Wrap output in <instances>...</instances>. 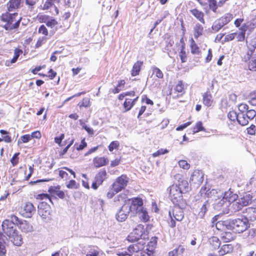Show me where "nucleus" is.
<instances>
[{
  "instance_id": "4d7b16f0",
  "label": "nucleus",
  "mask_w": 256,
  "mask_h": 256,
  "mask_svg": "<svg viewBox=\"0 0 256 256\" xmlns=\"http://www.w3.org/2000/svg\"><path fill=\"white\" fill-rule=\"evenodd\" d=\"M119 191L116 190L113 186L112 185L110 189L107 193V197L108 198H112L116 193L118 192Z\"/></svg>"
},
{
  "instance_id": "8fccbe9b",
  "label": "nucleus",
  "mask_w": 256,
  "mask_h": 256,
  "mask_svg": "<svg viewBox=\"0 0 256 256\" xmlns=\"http://www.w3.org/2000/svg\"><path fill=\"white\" fill-rule=\"evenodd\" d=\"M184 86L182 82L180 80L176 86L174 90L178 92H182L184 91Z\"/></svg>"
},
{
  "instance_id": "a878e982",
  "label": "nucleus",
  "mask_w": 256,
  "mask_h": 256,
  "mask_svg": "<svg viewBox=\"0 0 256 256\" xmlns=\"http://www.w3.org/2000/svg\"><path fill=\"white\" fill-rule=\"evenodd\" d=\"M19 224L20 228L24 232H28L32 230V226L26 220L20 222Z\"/></svg>"
},
{
  "instance_id": "2eb2a0df",
  "label": "nucleus",
  "mask_w": 256,
  "mask_h": 256,
  "mask_svg": "<svg viewBox=\"0 0 256 256\" xmlns=\"http://www.w3.org/2000/svg\"><path fill=\"white\" fill-rule=\"evenodd\" d=\"M103 252L96 246H90L88 248L86 256H102Z\"/></svg>"
},
{
  "instance_id": "5fc2aeb1",
  "label": "nucleus",
  "mask_w": 256,
  "mask_h": 256,
  "mask_svg": "<svg viewBox=\"0 0 256 256\" xmlns=\"http://www.w3.org/2000/svg\"><path fill=\"white\" fill-rule=\"evenodd\" d=\"M120 146V143L118 141L112 142L108 146V150L110 152L113 151L114 149H118Z\"/></svg>"
},
{
  "instance_id": "de8ad7c7",
  "label": "nucleus",
  "mask_w": 256,
  "mask_h": 256,
  "mask_svg": "<svg viewBox=\"0 0 256 256\" xmlns=\"http://www.w3.org/2000/svg\"><path fill=\"white\" fill-rule=\"evenodd\" d=\"M205 129L202 126V124L201 122H198L196 126L193 128V133L195 134L200 131H204Z\"/></svg>"
},
{
  "instance_id": "f257e3e1",
  "label": "nucleus",
  "mask_w": 256,
  "mask_h": 256,
  "mask_svg": "<svg viewBox=\"0 0 256 256\" xmlns=\"http://www.w3.org/2000/svg\"><path fill=\"white\" fill-rule=\"evenodd\" d=\"M3 232L7 236L12 242L16 246L22 244V238L18 234L16 225L10 220H5L2 224Z\"/></svg>"
},
{
  "instance_id": "bf43d9fd",
  "label": "nucleus",
  "mask_w": 256,
  "mask_h": 256,
  "mask_svg": "<svg viewBox=\"0 0 256 256\" xmlns=\"http://www.w3.org/2000/svg\"><path fill=\"white\" fill-rule=\"evenodd\" d=\"M246 116L248 120H252L254 117L256 118V112L253 110H248Z\"/></svg>"
},
{
  "instance_id": "b1692460",
  "label": "nucleus",
  "mask_w": 256,
  "mask_h": 256,
  "mask_svg": "<svg viewBox=\"0 0 256 256\" xmlns=\"http://www.w3.org/2000/svg\"><path fill=\"white\" fill-rule=\"evenodd\" d=\"M190 12L202 24H204V14L202 12L200 11L196 8H194L190 10Z\"/></svg>"
},
{
  "instance_id": "a211bd4d",
  "label": "nucleus",
  "mask_w": 256,
  "mask_h": 256,
  "mask_svg": "<svg viewBox=\"0 0 256 256\" xmlns=\"http://www.w3.org/2000/svg\"><path fill=\"white\" fill-rule=\"evenodd\" d=\"M108 162V158L105 157H96L93 160L94 164L96 168H100L105 166Z\"/></svg>"
},
{
  "instance_id": "c03bdc74",
  "label": "nucleus",
  "mask_w": 256,
  "mask_h": 256,
  "mask_svg": "<svg viewBox=\"0 0 256 256\" xmlns=\"http://www.w3.org/2000/svg\"><path fill=\"white\" fill-rule=\"evenodd\" d=\"M151 70H152V74L156 75L159 78H163V73L158 68L154 66L151 68Z\"/></svg>"
},
{
  "instance_id": "338daca9",
  "label": "nucleus",
  "mask_w": 256,
  "mask_h": 256,
  "mask_svg": "<svg viewBox=\"0 0 256 256\" xmlns=\"http://www.w3.org/2000/svg\"><path fill=\"white\" fill-rule=\"evenodd\" d=\"M66 186L68 188H78L77 184L74 180H70Z\"/></svg>"
},
{
  "instance_id": "4be33fe9",
  "label": "nucleus",
  "mask_w": 256,
  "mask_h": 256,
  "mask_svg": "<svg viewBox=\"0 0 256 256\" xmlns=\"http://www.w3.org/2000/svg\"><path fill=\"white\" fill-rule=\"evenodd\" d=\"M233 250L232 245L226 244L223 245L218 250V254L220 256H222L226 254L231 252Z\"/></svg>"
},
{
  "instance_id": "6e6552de",
  "label": "nucleus",
  "mask_w": 256,
  "mask_h": 256,
  "mask_svg": "<svg viewBox=\"0 0 256 256\" xmlns=\"http://www.w3.org/2000/svg\"><path fill=\"white\" fill-rule=\"evenodd\" d=\"M35 212V208L31 202H28L22 206L20 213L25 218H31Z\"/></svg>"
},
{
  "instance_id": "680f3d73",
  "label": "nucleus",
  "mask_w": 256,
  "mask_h": 256,
  "mask_svg": "<svg viewBox=\"0 0 256 256\" xmlns=\"http://www.w3.org/2000/svg\"><path fill=\"white\" fill-rule=\"evenodd\" d=\"M46 38L45 37L40 38L35 46L36 48H38L41 46L43 44H44L46 42Z\"/></svg>"
},
{
  "instance_id": "2f4dec72",
  "label": "nucleus",
  "mask_w": 256,
  "mask_h": 256,
  "mask_svg": "<svg viewBox=\"0 0 256 256\" xmlns=\"http://www.w3.org/2000/svg\"><path fill=\"white\" fill-rule=\"evenodd\" d=\"M252 197L250 194H246L238 198V200L241 202L242 206H245L250 203L252 201Z\"/></svg>"
},
{
  "instance_id": "79ce46f5",
  "label": "nucleus",
  "mask_w": 256,
  "mask_h": 256,
  "mask_svg": "<svg viewBox=\"0 0 256 256\" xmlns=\"http://www.w3.org/2000/svg\"><path fill=\"white\" fill-rule=\"evenodd\" d=\"M38 0H25V3L28 10L32 12L34 8L35 5Z\"/></svg>"
},
{
  "instance_id": "9d476101",
  "label": "nucleus",
  "mask_w": 256,
  "mask_h": 256,
  "mask_svg": "<svg viewBox=\"0 0 256 256\" xmlns=\"http://www.w3.org/2000/svg\"><path fill=\"white\" fill-rule=\"evenodd\" d=\"M204 174L202 171L194 170L190 178V183L191 184L200 186L204 180Z\"/></svg>"
},
{
  "instance_id": "72a5a7b5",
  "label": "nucleus",
  "mask_w": 256,
  "mask_h": 256,
  "mask_svg": "<svg viewBox=\"0 0 256 256\" xmlns=\"http://www.w3.org/2000/svg\"><path fill=\"white\" fill-rule=\"evenodd\" d=\"M200 192L202 194H204L208 197L210 198H212L213 196H214L215 194H218L217 190L215 189L210 190V188L207 190L206 187L202 188Z\"/></svg>"
},
{
  "instance_id": "603ef678",
  "label": "nucleus",
  "mask_w": 256,
  "mask_h": 256,
  "mask_svg": "<svg viewBox=\"0 0 256 256\" xmlns=\"http://www.w3.org/2000/svg\"><path fill=\"white\" fill-rule=\"evenodd\" d=\"M57 24H58L57 21L55 19H54L52 18H50V17L48 20L47 22H46V25L48 27H50L51 28H54Z\"/></svg>"
},
{
  "instance_id": "39448f33",
  "label": "nucleus",
  "mask_w": 256,
  "mask_h": 256,
  "mask_svg": "<svg viewBox=\"0 0 256 256\" xmlns=\"http://www.w3.org/2000/svg\"><path fill=\"white\" fill-rule=\"evenodd\" d=\"M169 197L174 204H178L182 200V192L177 184H173L168 188Z\"/></svg>"
},
{
  "instance_id": "20e7f679",
  "label": "nucleus",
  "mask_w": 256,
  "mask_h": 256,
  "mask_svg": "<svg viewBox=\"0 0 256 256\" xmlns=\"http://www.w3.org/2000/svg\"><path fill=\"white\" fill-rule=\"evenodd\" d=\"M128 211L133 216L136 215L143 207V200L141 198H134L130 199L125 203Z\"/></svg>"
},
{
  "instance_id": "ea45409f",
  "label": "nucleus",
  "mask_w": 256,
  "mask_h": 256,
  "mask_svg": "<svg viewBox=\"0 0 256 256\" xmlns=\"http://www.w3.org/2000/svg\"><path fill=\"white\" fill-rule=\"evenodd\" d=\"M233 18L232 15L230 14H227L219 18V22H222V25H226Z\"/></svg>"
},
{
  "instance_id": "49530a36",
  "label": "nucleus",
  "mask_w": 256,
  "mask_h": 256,
  "mask_svg": "<svg viewBox=\"0 0 256 256\" xmlns=\"http://www.w3.org/2000/svg\"><path fill=\"white\" fill-rule=\"evenodd\" d=\"M232 202V208L234 212H237L241 210L244 206L241 204V202L238 200H236Z\"/></svg>"
},
{
  "instance_id": "c9c22d12",
  "label": "nucleus",
  "mask_w": 256,
  "mask_h": 256,
  "mask_svg": "<svg viewBox=\"0 0 256 256\" xmlns=\"http://www.w3.org/2000/svg\"><path fill=\"white\" fill-rule=\"evenodd\" d=\"M203 27L200 24H196L194 27V36L196 38L202 35Z\"/></svg>"
},
{
  "instance_id": "6ab92c4d",
  "label": "nucleus",
  "mask_w": 256,
  "mask_h": 256,
  "mask_svg": "<svg viewBox=\"0 0 256 256\" xmlns=\"http://www.w3.org/2000/svg\"><path fill=\"white\" fill-rule=\"evenodd\" d=\"M246 215L244 217L252 221L256 220V209L253 208H246Z\"/></svg>"
},
{
  "instance_id": "bb28decb",
  "label": "nucleus",
  "mask_w": 256,
  "mask_h": 256,
  "mask_svg": "<svg viewBox=\"0 0 256 256\" xmlns=\"http://www.w3.org/2000/svg\"><path fill=\"white\" fill-rule=\"evenodd\" d=\"M60 188L59 186L50 187L49 188V192L54 194L56 195L60 198H63L64 197V192L60 190Z\"/></svg>"
},
{
  "instance_id": "412c9836",
  "label": "nucleus",
  "mask_w": 256,
  "mask_h": 256,
  "mask_svg": "<svg viewBox=\"0 0 256 256\" xmlns=\"http://www.w3.org/2000/svg\"><path fill=\"white\" fill-rule=\"evenodd\" d=\"M7 241L8 239L5 236L0 234V256L4 255L6 252V245Z\"/></svg>"
},
{
  "instance_id": "393cba45",
  "label": "nucleus",
  "mask_w": 256,
  "mask_h": 256,
  "mask_svg": "<svg viewBox=\"0 0 256 256\" xmlns=\"http://www.w3.org/2000/svg\"><path fill=\"white\" fill-rule=\"evenodd\" d=\"M140 219L143 222H146L150 219V216L148 212L145 208H142L139 212L136 214Z\"/></svg>"
},
{
  "instance_id": "aec40b11",
  "label": "nucleus",
  "mask_w": 256,
  "mask_h": 256,
  "mask_svg": "<svg viewBox=\"0 0 256 256\" xmlns=\"http://www.w3.org/2000/svg\"><path fill=\"white\" fill-rule=\"evenodd\" d=\"M128 200L126 194H120L114 197V202L116 205H120L125 204Z\"/></svg>"
},
{
  "instance_id": "e2e57ef3",
  "label": "nucleus",
  "mask_w": 256,
  "mask_h": 256,
  "mask_svg": "<svg viewBox=\"0 0 256 256\" xmlns=\"http://www.w3.org/2000/svg\"><path fill=\"white\" fill-rule=\"evenodd\" d=\"M168 152V151L166 149L161 148V149L158 150L156 152L153 153L152 156L155 158V157L158 156L160 155L166 154Z\"/></svg>"
},
{
  "instance_id": "f03ea898",
  "label": "nucleus",
  "mask_w": 256,
  "mask_h": 256,
  "mask_svg": "<svg viewBox=\"0 0 256 256\" xmlns=\"http://www.w3.org/2000/svg\"><path fill=\"white\" fill-rule=\"evenodd\" d=\"M1 19L6 23L4 28L6 30H12L18 27L22 18L17 12L10 14L6 12L2 15Z\"/></svg>"
},
{
  "instance_id": "f704fd0d",
  "label": "nucleus",
  "mask_w": 256,
  "mask_h": 256,
  "mask_svg": "<svg viewBox=\"0 0 256 256\" xmlns=\"http://www.w3.org/2000/svg\"><path fill=\"white\" fill-rule=\"evenodd\" d=\"M248 50L246 54H250V53H256L255 52V50L256 48V38H254L252 39V40L248 44Z\"/></svg>"
},
{
  "instance_id": "cd10ccee",
  "label": "nucleus",
  "mask_w": 256,
  "mask_h": 256,
  "mask_svg": "<svg viewBox=\"0 0 256 256\" xmlns=\"http://www.w3.org/2000/svg\"><path fill=\"white\" fill-rule=\"evenodd\" d=\"M142 64L143 62L140 61H138L134 64L131 72L132 76H136L139 74Z\"/></svg>"
},
{
  "instance_id": "1a4fd4ad",
  "label": "nucleus",
  "mask_w": 256,
  "mask_h": 256,
  "mask_svg": "<svg viewBox=\"0 0 256 256\" xmlns=\"http://www.w3.org/2000/svg\"><path fill=\"white\" fill-rule=\"evenodd\" d=\"M128 180L126 175L122 174L118 177L112 185L116 190L120 192L127 186Z\"/></svg>"
},
{
  "instance_id": "423d86ee",
  "label": "nucleus",
  "mask_w": 256,
  "mask_h": 256,
  "mask_svg": "<svg viewBox=\"0 0 256 256\" xmlns=\"http://www.w3.org/2000/svg\"><path fill=\"white\" fill-rule=\"evenodd\" d=\"M142 248V246L138 243L130 244L126 250H122L116 252V254L119 256H132L134 254L138 252Z\"/></svg>"
},
{
  "instance_id": "774afa93",
  "label": "nucleus",
  "mask_w": 256,
  "mask_h": 256,
  "mask_svg": "<svg viewBox=\"0 0 256 256\" xmlns=\"http://www.w3.org/2000/svg\"><path fill=\"white\" fill-rule=\"evenodd\" d=\"M141 256H154V252L153 250L146 249L142 252Z\"/></svg>"
},
{
  "instance_id": "e433bc0d",
  "label": "nucleus",
  "mask_w": 256,
  "mask_h": 256,
  "mask_svg": "<svg viewBox=\"0 0 256 256\" xmlns=\"http://www.w3.org/2000/svg\"><path fill=\"white\" fill-rule=\"evenodd\" d=\"M230 204V202L222 198L221 200L215 204L214 208L220 210L222 207H228Z\"/></svg>"
},
{
  "instance_id": "c756f323",
  "label": "nucleus",
  "mask_w": 256,
  "mask_h": 256,
  "mask_svg": "<svg viewBox=\"0 0 256 256\" xmlns=\"http://www.w3.org/2000/svg\"><path fill=\"white\" fill-rule=\"evenodd\" d=\"M237 121L242 126L246 125L248 122V120L246 117V114L243 112H240L238 114Z\"/></svg>"
},
{
  "instance_id": "473e14b6",
  "label": "nucleus",
  "mask_w": 256,
  "mask_h": 256,
  "mask_svg": "<svg viewBox=\"0 0 256 256\" xmlns=\"http://www.w3.org/2000/svg\"><path fill=\"white\" fill-rule=\"evenodd\" d=\"M106 171L101 170L98 172L96 176L95 180L97 181L98 184H101L104 180L106 178Z\"/></svg>"
},
{
  "instance_id": "c85d7f7f",
  "label": "nucleus",
  "mask_w": 256,
  "mask_h": 256,
  "mask_svg": "<svg viewBox=\"0 0 256 256\" xmlns=\"http://www.w3.org/2000/svg\"><path fill=\"white\" fill-rule=\"evenodd\" d=\"M223 198L228 202L230 203L235 201L238 198V196L231 191L224 192Z\"/></svg>"
},
{
  "instance_id": "ddd939ff",
  "label": "nucleus",
  "mask_w": 256,
  "mask_h": 256,
  "mask_svg": "<svg viewBox=\"0 0 256 256\" xmlns=\"http://www.w3.org/2000/svg\"><path fill=\"white\" fill-rule=\"evenodd\" d=\"M38 212L43 219H46L50 215V207L46 202H42L38 206Z\"/></svg>"
},
{
  "instance_id": "a18cd8bd",
  "label": "nucleus",
  "mask_w": 256,
  "mask_h": 256,
  "mask_svg": "<svg viewBox=\"0 0 256 256\" xmlns=\"http://www.w3.org/2000/svg\"><path fill=\"white\" fill-rule=\"evenodd\" d=\"M209 206L208 201H206L202 204L200 212H198V216L200 218H202L208 210V207Z\"/></svg>"
},
{
  "instance_id": "69168bd1",
  "label": "nucleus",
  "mask_w": 256,
  "mask_h": 256,
  "mask_svg": "<svg viewBox=\"0 0 256 256\" xmlns=\"http://www.w3.org/2000/svg\"><path fill=\"white\" fill-rule=\"evenodd\" d=\"M90 106V99L89 98H83L80 106L88 107Z\"/></svg>"
},
{
  "instance_id": "dca6fc26",
  "label": "nucleus",
  "mask_w": 256,
  "mask_h": 256,
  "mask_svg": "<svg viewBox=\"0 0 256 256\" xmlns=\"http://www.w3.org/2000/svg\"><path fill=\"white\" fill-rule=\"evenodd\" d=\"M22 0H10L7 4V6L8 12H13L19 8Z\"/></svg>"
},
{
  "instance_id": "f8f14e48",
  "label": "nucleus",
  "mask_w": 256,
  "mask_h": 256,
  "mask_svg": "<svg viewBox=\"0 0 256 256\" xmlns=\"http://www.w3.org/2000/svg\"><path fill=\"white\" fill-rule=\"evenodd\" d=\"M127 206H126L125 204H123L121 208L118 211L116 214V220L120 222H124L128 218L130 212Z\"/></svg>"
},
{
  "instance_id": "13d9d810",
  "label": "nucleus",
  "mask_w": 256,
  "mask_h": 256,
  "mask_svg": "<svg viewBox=\"0 0 256 256\" xmlns=\"http://www.w3.org/2000/svg\"><path fill=\"white\" fill-rule=\"evenodd\" d=\"M178 165L183 169L188 170L190 168V164L185 160H180L178 162Z\"/></svg>"
},
{
  "instance_id": "3c124183",
  "label": "nucleus",
  "mask_w": 256,
  "mask_h": 256,
  "mask_svg": "<svg viewBox=\"0 0 256 256\" xmlns=\"http://www.w3.org/2000/svg\"><path fill=\"white\" fill-rule=\"evenodd\" d=\"M224 26V25H222V22H219V20H218L213 24L212 28L215 32H218Z\"/></svg>"
},
{
  "instance_id": "5701e85b",
  "label": "nucleus",
  "mask_w": 256,
  "mask_h": 256,
  "mask_svg": "<svg viewBox=\"0 0 256 256\" xmlns=\"http://www.w3.org/2000/svg\"><path fill=\"white\" fill-rule=\"evenodd\" d=\"M248 28V26H246V24H243L242 26L239 28L240 32L238 34L237 36L238 40L239 42H242L245 39L246 32Z\"/></svg>"
},
{
  "instance_id": "a19ab883",
  "label": "nucleus",
  "mask_w": 256,
  "mask_h": 256,
  "mask_svg": "<svg viewBox=\"0 0 256 256\" xmlns=\"http://www.w3.org/2000/svg\"><path fill=\"white\" fill-rule=\"evenodd\" d=\"M60 0H46L44 4L42 10H47L52 7L55 3H60Z\"/></svg>"
},
{
  "instance_id": "58836bf2",
  "label": "nucleus",
  "mask_w": 256,
  "mask_h": 256,
  "mask_svg": "<svg viewBox=\"0 0 256 256\" xmlns=\"http://www.w3.org/2000/svg\"><path fill=\"white\" fill-rule=\"evenodd\" d=\"M178 188L181 190V192H184V191H188V184L186 180H181L178 181Z\"/></svg>"
},
{
  "instance_id": "37998d69",
  "label": "nucleus",
  "mask_w": 256,
  "mask_h": 256,
  "mask_svg": "<svg viewBox=\"0 0 256 256\" xmlns=\"http://www.w3.org/2000/svg\"><path fill=\"white\" fill-rule=\"evenodd\" d=\"M123 105L126 112L130 110L134 106L132 100L130 98H126Z\"/></svg>"
},
{
  "instance_id": "09e8293b",
  "label": "nucleus",
  "mask_w": 256,
  "mask_h": 256,
  "mask_svg": "<svg viewBox=\"0 0 256 256\" xmlns=\"http://www.w3.org/2000/svg\"><path fill=\"white\" fill-rule=\"evenodd\" d=\"M228 222L225 221H218L216 224V227L218 230H223L226 226Z\"/></svg>"
},
{
  "instance_id": "4468645a",
  "label": "nucleus",
  "mask_w": 256,
  "mask_h": 256,
  "mask_svg": "<svg viewBox=\"0 0 256 256\" xmlns=\"http://www.w3.org/2000/svg\"><path fill=\"white\" fill-rule=\"evenodd\" d=\"M169 216L178 221L182 220L184 216L182 209L178 206H174L172 211H170Z\"/></svg>"
},
{
  "instance_id": "0eeeda50",
  "label": "nucleus",
  "mask_w": 256,
  "mask_h": 256,
  "mask_svg": "<svg viewBox=\"0 0 256 256\" xmlns=\"http://www.w3.org/2000/svg\"><path fill=\"white\" fill-rule=\"evenodd\" d=\"M144 232V226L142 224H138L128 236V240L130 242L136 241L140 238H142Z\"/></svg>"
},
{
  "instance_id": "f3484780",
  "label": "nucleus",
  "mask_w": 256,
  "mask_h": 256,
  "mask_svg": "<svg viewBox=\"0 0 256 256\" xmlns=\"http://www.w3.org/2000/svg\"><path fill=\"white\" fill-rule=\"evenodd\" d=\"M204 104L207 106H212L214 104L212 96L210 91H207L202 95Z\"/></svg>"
},
{
  "instance_id": "052dcab7",
  "label": "nucleus",
  "mask_w": 256,
  "mask_h": 256,
  "mask_svg": "<svg viewBox=\"0 0 256 256\" xmlns=\"http://www.w3.org/2000/svg\"><path fill=\"white\" fill-rule=\"evenodd\" d=\"M180 57L182 62H186L187 60V57L184 51V48H181L180 52L179 54Z\"/></svg>"
},
{
  "instance_id": "864d4df0",
  "label": "nucleus",
  "mask_w": 256,
  "mask_h": 256,
  "mask_svg": "<svg viewBox=\"0 0 256 256\" xmlns=\"http://www.w3.org/2000/svg\"><path fill=\"white\" fill-rule=\"evenodd\" d=\"M22 53V50L18 48H15V50H14V58L12 59V62H16L20 54H21Z\"/></svg>"
},
{
  "instance_id": "4c0bfd02",
  "label": "nucleus",
  "mask_w": 256,
  "mask_h": 256,
  "mask_svg": "<svg viewBox=\"0 0 256 256\" xmlns=\"http://www.w3.org/2000/svg\"><path fill=\"white\" fill-rule=\"evenodd\" d=\"M209 242L214 248H218L220 244V242L216 236H212L210 238Z\"/></svg>"
},
{
  "instance_id": "9b49d317",
  "label": "nucleus",
  "mask_w": 256,
  "mask_h": 256,
  "mask_svg": "<svg viewBox=\"0 0 256 256\" xmlns=\"http://www.w3.org/2000/svg\"><path fill=\"white\" fill-rule=\"evenodd\" d=\"M246 54L244 57V60L248 62V69L250 70H256V53Z\"/></svg>"
},
{
  "instance_id": "6e6d98bb",
  "label": "nucleus",
  "mask_w": 256,
  "mask_h": 256,
  "mask_svg": "<svg viewBox=\"0 0 256 256\" xmlns=\"http://www.w3.org/2000/svg\"><path fill=\"white\" fill-rule=\"evenodd\" d=\"M228 116L232 121H234L236 120H237L238 114H237L235 111L232 110L228 113Z\"/></svg>"
},
{
  "instance_id": "0e129e2a",
  "label": "nucleus",
  "mask_w": 256,
  "mask_h": 256,
  "mask_svg": "<svg viewBox=\"0 0 256 256\" xmlns=\"http://www.w3.org/2000/svg\"><path fill=\"white\" fill-rule=\"evenodd\" d=\"M58 174L64 180H67L70 178L68 173L62 170H59Z\"/></svg>"
},
{
  "instance_id": "7ed1b4c3",
  "label": "nucleus",
  "mask_w": 256,
  "mask_h": 256,
  "mask_svg": "<svg viewBox=\"0 0 256 256\" xmlns=\"http://www.w3.org/2000/svg\"><path fill=\"white\" fill-rule=\"evenodd\" d=\"M228 224L230 228L238 233L242 232L249 227L248 221L246 218L232 220Z\"/></svg>"
},
{
  "instance_id": "7c9ffc66",
  "label": "nucleus",
  "mask_w": 256,
  "mask_h": 256,
  "mask_svg": "<svg viewBox=\"0 0 256 256\" xmlns=\"http://www.w3.org/2000/svg\"><path fill=\"white\" fill-rule=\"evenodd\" d=\"M190 41L191 52L193 54L200 55V50L199 47L198 46L192 38H191Z\"/></svg>"
}]
</instances>
